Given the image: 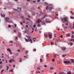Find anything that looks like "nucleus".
Returning <instances> with one entry per match:
<instances>
[{"mask_svg": "<svg viewBox=\"0 0 74 74\" xmlns=\"http://www.w3.org/2000/svg\"><path fill=\"white\" fill-rule=\"evenodd\" d=\"M9 19H10L9 18L7 17L5 18V21L7 22H9Z\"/></svg>", "mask_w": 74, "mask_h": 74, "instance_id": "obj_4", "label": "nucleus"}, {"mask_svg": "<svg viewBox=\"0 0 74 74\" xmlns=\"http://www.w3.org/2000/svg\"><path fill=\"white\" fill-rule=\"evenodd\" d=\"M21 18H22L23 19L24 18V17H23V16H21Z\"/></svg>", "mask_w": 74, "mask_h": 74, "instance_id": "obj_59", "label": "nucleus"}, {"mask_svg": "<svg viewBox=\"0 0 74 74\" xmlns=\"http://www.w3.org/2000/svg\"><path fill=\"white\" fill-rule=\"evenodd\" d=\"M10 52V55H12V52H11V51Z\"/></svg>", "mask_w": 74, "mask_h": 74, "instance_id": "obj_45", "label": "nucleus"}, {"mask_svg": "<svg viewBox=\"0 0 74 74\" xmlns=\"http://www.w3.org/2000/svg\"><path fill=\"white\" fill-rule=\"evenodd\" d=\"M13 67H15V65H13Z\"/></svg>", "mask_w": 74, "mask_h": 74, "instance_id": "obj_60", "label": "nucleus"}, {"mask_svg": "<svg viewBox=\"0 0 74 74\" xmlns=\"http://www.w3.org/2000/svg\"><path fill=\"white\" fill-rule=\"evenodd\" d=\"M2 64V62L1 61L0 62V64Z\"/></svg>", "mask_w": 74, "mask_h": 74, "instance_id": "obj_53", "label": "nucleus"}, {"mask_svg": "<svg viewBox=\"0 0 74 74\" xmlns=\"http://www.w3.org/2000/svg\"><path fill=\"white\" fill-rule=\"evenodd\" d=\"M28 53V52H27V51H26L25 52V53Z\"/></svg>", "mask_w": 74, "mask_h": 74, "instance_id": "obj_63", "label": "nucleus"}, {"mask_svg": "<svg viewBox=\"0 0 74 74\" xmlns=\"http://www.w3.org/2000/svg\"><path fill=\"white\" fill-rule=\"evenodd\" d=\"M7 50L8 51H9V52H11V49H8Z\"/></svg>", "mask_w": 74, "mask_h": 74, "instance_id": "obj_12", "label": "nucleus"}, {"mask_svg": "<svg viewBox=\"0 0 74 74\" xmlns=\"http://www.w3.org/2000/svg\"><path fill=\"white\" fill-rule=\"evenodd\" d=\"M60 37H61V38H63V35H61V36H60Z\"/></svg>", "mask_w": 74, "mask_h": 74, "instance_id": "obj_44", "label": "nucleus"}, {"mask_svg": "<svg viewBox=\"0 0 74 74\" xmlns=\"http://www.w3.org/2000/svg\"><path fill=\"white\" fill-rule=\"evenodd\" d=\"M54 57L55 58H56V55H55L54 56Z\"/></svg>", "mask_w": 74, "mask_h": 74, "instance_id": "obj_58", "label": "nucleus"}, {"mask_svg": "<svg viewBox=\"0 0 74 74\" xmlns=\"http://www.w3.org/2000/svg\"><path fill=\"white\" fill-rule=\"evenodd\" d=\"M62 74H66V73H64L63 72H62Z\"/></svg>", "mask_w": 74, "mask_h": 74, "instance_id": "obj_42", "label": "nucleus"}, {"mask_svg": "<svg viewBox=\"0 0 74 74\" xmlns=\"http://www.w3.org/2000/svg\"><path fill=\"white\" fill-rule=\"evenodd\" d=\"M20 62H22V59H20Z\"/></svg>", "mask_w": 74, "mask_h": 74, "instance_id": "obj_32", "label": "nucleus"}, {"mask_svg": "<svg viewBox=\"0 0 74 74\" xmlns=\"http://www.w3.org/2000/svg\"><path fill=\"white\" fill-rule=\"evenodd\" d=\"M42 23L43 25H45V21H42Z\"/></svg>", "mask_w": 74, "mask_h": 74, "instance_id": "obj_16", "label": "nucleus"}, {"mask_svg": "<svg viewBox=\"0 0 74 74\" xmlns=\"http://www.w3.org/2000/svg\"><path fill=\"white\" fill-rule=\"evenodd\" d=\"M1 16H2V17H3L4 18L5 17V14H2V13H1Z\"/></svg>", "mask_w": 74, "mask_h": 74, "instance_id": "obj_11", "label": "nucleus"}, {"mask_svg": "<svg viewBox=\"0 0 74 74\" xmlns=\"http://www.w3.org/2000/svg\"><path fill=\"white\" fill-rule=\"evenodd\" d=\"M12 62H15V61L13 59H11V60H10L9 61V63H12Z\"/></svg>", "mask_w": 74, "mask_h": 74, "instance_id": "obj_6", "label": "nucleus"}, {"mask_svg": "<svg viewBox=\"0 0 74 74\" xmlns=\"http://www.w3.org/2000/svg\"><path fill=\"white\" fill-rule=\"evenodd\" d=\"M62 26H63V27H64V24H62Z\"/></svg>", "mask_w": 74, "mask_h": 74, "instance_id": "obj_41", "label": "nucleus"}, {"mask_svg": "<svg viewBox=\"0 0 74 74\" xmlns=\"http://www.w3.org/2000/svg\"><path fill=\"white\" fill-rule=\"evenodd\" d=\"M40 14L42 15H43V14H44V13L42 12H40Z\"/></svg>", "mask_w": 74, "mask_h": 74, "instance_id": "obj_19", "label": "nucleus"}, {"mask_svg": "<svg viewBox=\"0 0 74 74\" xmlns=\"http://www.w3.org/2000/svg\"><path fill=\"white\" fill-rule=\"evenodd\" d=\"M36 25H34L33 27H36Z\"/></svg>", "mask_w": 74, "mask_h": 74, "instance_id": "obj_43", "label": "nucleus"}, {"mask_svg": "<svg viewBox=\"0 0 74 74\" xmlns=\"http://www.w3.org/2000/svg\"><path fill=\"white\" fill-rule=\"evenodd\" d=\"M2 58H4V56H2Z\"/></svg>", "mask_w": 74, "mask_h": 74, "instance_id": "obj_64", "label": "nucleus"}, {"mask_svg": "<svg viewBox=\"0 0 74 74\" xmlns=\"http://www.w3.org/2000/svg\"><path fill=\"white\" fill-rule=\"evenodd\" d=\"M14 11H17V10H16V9H14Z\"/></svg>", "mask_w": 74, "mask_h": 74, "instance_id": "obj_56", "label": "nucleus"}, {"mask_svg": "<svg viewBox=\"0 0 74 74\" xmlns=\"http://www.w3.org/2000/svg\"><path fill=\"white\" fill-rule=\"evenodd\" d=\"M40 62H42V59H40Z\"/></svg>", "mask_w": 74, "mask_h": 74, "instance_id": "obj_31", "label": "nucleus"}, {"mask_svg": "<svg viewBox=\"0 0 74 74\" xmlns=\"http://www.w3.org/2000/svg\"><path fill=\"white\" fill-rule=\"evenodd\" d=\"M46 56H47V57H48V56H49V54H47Z\"/></svg>", "mask_w": 74, "mask_h": 74, "instance_id": "obj_30", "label": "nucleus"}, {"mask_svg": "<svg viewBox=\"0 0 74 74\" xmlns=\"http://www.w3.org/2000/svg\"><path fill=\"white\" fill-rule=\"evenodd\" d=\"M37 1L38 2H40V0H38Z\"/></svg>", "mask_w": 74, "mask_h": 74, "instance_id": "obj_55", "label": "nucleus"}, {"mask_svg": "<svg viewBox=\"0 0 74 74\" xmlns=\"http://www.w3.org/2000/svg\"><path fill=\"white\" fill-rule=\"evenodd\" d=\"M62 56L63 57H64L66 56V55H62Z\"/></svg>", "mask_w": 74, "mask_h": 74, "instance_id": "obj_25", "label": "nucleus"}, {"mask_svg": "<svg viewBox=\"0 0 74 74\" xmlns=\"http://www.w3.org/2000/svg\"><path fill=\"white\" fill-rule=\"evenodd\" d=\"M50 70H53V68L51 67V68H50Z\"/></svg>", "mask_w": 74, "mask_h": 74, "instance_id": "obj_24", "label": "nucleus"}, {"mask_svg": "<svg viewBox=\"0 0 74 74\" xmlns=\"http://www.w3.org/2000/svg\"><path fill=\"white\" fill-rule=\"evenodd\" d=\"M61 19L62 22H67L68 21V18L67 17L61 18Z\"/></svg>", "mask_w": 74, "mask_h": 74, "instance_id": "obj_2", "label": "nucleus"}, {"mask_svg": "<svg viewBox=\"0 0 74 74\" xmlns=\"http://www.w3.org/2000/svg\"><path fill=\"white\" fill-rule=\"evenodd\" d=\"M33 40H34V39H36V38H33Z\"/></svg>", "mask_w": 74, "mask_h": 74, "instance_id": "obj_61", "label": "nucleus"}, {"mask_svg": "<svg viewBox=\"0 0 74 74\" xmlns=\"http://www.w3.org/2000/svg\"><path fill=\"white\" fill-rule=\"evenodd\" d=\"M40 69L39 67L37 68V70H40Z\"/></svg>", "mask_w": 74, "mask_h": 74, "instance_id": "obj_21", "label": "nucleus"}, {"mask_svg": "<svg viewBox=\"0 0 74 74\" xmlns=\"http://www.w3.org/2000/svg\"><path fill=\"white\" fill-rule=\"evenodd\" d=\"M26 19L27 20H29V18H26Z\"/></svg>", "mask_w": 74, "mask_h": 74, "instance_id": "obj_62", "label": "nucleus"}, {"mask_svg": "<svg viewBox=\"0 0 74 74\" xmlns=\"http://www.w3.org/2000/svg\"><path fill=\"white\" fill-rule=\"evenodd\" d=\"M26 37H28V38H29L28 39V40L29 41H30L31 42V43H33V42H32V39H31V38H30V36H27V35H26Z\"/></svg>", "mask_w": 74, "mask_h": 74, "instance_id": "obj_3", "label": "nucleus"}, {"mask_svg": "<svg viewBox=\"0 0 74 74\" xmlns=\"http://www.w3.org/2000/svg\"><path fill=\"white\" fill-rule=\"evenodd\" d=\"M52 62H55V59H53Z\"/></svg>", "mask_w": 74, "mask_h": 74, "instance_id": "obj_28", "label": "nucleus"}, {"mask_svg": "<svg viewBox=\"0 0 74 74\" xmlns=\"http://www.w3.org/2000/svg\"><path fill=\"white\" fill-rule=\"evenodd\" d=\"M70 18H71V19H74V17H73L72 16H71L70 17Z\"/></svg>", "mask_w": 74, "mask_h": 74, "instance_id": "obj_22", "label": "nucleus"}, {"mask_svg": "<svg viewBox=\"0 0 74 74\" xmlns=\"http://www.w3.org/2000/svg\"><path fill=\"white\" fill-rule=\"evenodd\" d=\"M14 26H15V27H16V24H14Z\"/></svg>", "mask_w": 74, "mask_h": 74, "instance_id": "obj_51", "label": "nucleus"}, {"mask_svg": "<svg viewBox=\"0 0 74 74\" xmlns=\"http://www.w3.org/2000/svg\"><path fill=\"white\" fill-rule=\"evenodd\" d=\"M72 38H74V35H72Z\"/></svg>", "mask_w": 74, "mask_h": 74, "instance_id": "obj_34", "label": "nucleus"}, {"mask_svg": "<svg viewBox=\"0 0 74 74\" xmlns=\"http://www.w3.org/2000/svg\"><path fill=\"white\" fill-rule=\"evenodd\" d=\"M25 40L26 41V42H29V40L28 39H25Z\"/></svg>", "mask_w": 74, "mask_h": 74, "instance_id": "obj_17", "label": "nucleus"}, {"mask_svg": "<svg viewBox=\"0 0 74 74\" xmlns=\"http://www.w3.org/2000/svg\"><path fill=\"white\" fill-rule=\"evenodd\" d=\"M10 43H13V41L12 40H11L10 41Z\"/></svg>", "mask_w": 74, "mask_h": 74, "instance_id": "obj_27", "label": "nucleus"}, {"mask_svg": "<svg viewBox=\"0 0 74 74\" xmlns=\"http://www.w3.org/2000/svg\"><path fill=\"white\" fill-rule=\"evenodd\" d=\"M67 74H71V73L70 72H68Z\"/></svg>", "mask_w": 74, "mask_h": 74, "instance_id": "obj_18", "label": "nucleus"}, {"mask_svg": "<svg viewBox=\"0 0 74 74\" xmlns=\"http://www.w3.org/2000/svg\"><path fill=\"white\" fill-rule=\"evenodd\" d=\"M6 67H7V69H9V66H7Z\"/></svg>", "mask_w": 74, "mask_h": 74, "instance_id": "obj_38", "label": "nucleus"}, {"mask_svg": "<svg viewBox=\"0 0 74 74\" xmlns=\"http://www.w3.org/2000/svg\"><path fill=\"white\" fill-rule=\"evenodd\" d=\"M26 27H27V28H28V25H26Z\"/></svg>", "mask_w": 74, "mask_h": 74, "instance_id": "obj_48", "label": "nucleus"}, {"mask_svg": "<svg viewBox=\"0 0 74 74\" xmlns=\"http://www.w3.org/2000/svg\"><path fill=\"white\" fill-rule=\"evenodd\" d=\"M17 51L18 52H20V50H18Z\"/></svg>", "mask_w": 74, "mask_h": 74, "instance_id": "obj_57", "label": "nucleus"}, {"mask_svg": "<svg viewBox=\"0 0 74 74\" xmlns=\"http://www.w3.org/2000/svg\"><path fill=\"white\" fill-rule=\"evenodd\" d=\"M53 44V42H51V45H52Z\"/></svg>", "mask_w": 74, "mask_h": 74, "instance_id": "obj_50", "label": "nucleus"}, {"mask_svg": "<svg viewBox=\"0 0 74 74\" xmlns=\"http://www.w3.org/2000/svg\"><path fill=\"white\" fill-rule=\"evenodd\" d=\"M45 4L46 5H47V7L46 8V10H48L49 9L50 11H51L52 10H53V9H54L52 7H49L50 6V5H48V3H47L45 2Z\"/></svg>", "mask_w": 74, "mask_h": 74, "instance_id": "obj_1", "label": "nucleus"}, {"mask_svg": "<svg viewBox=\"0 0 74 74\" xmlns=\"http://www.w3.org/2000/svg\"><path fill=\"white\" fill-rule=\"evenodd\" d=\"M45 36V37H48V35L47 34H45L44 35Z\"/></svg>", "mask_w": 74, "mask_h": 74, "instance_id": "obj_15", "label": "nucleus"}, {"mask_svg": "<svg viewBox=\"0 0 74 74\" xmlns=\"http://www.w3.org/2000/svg\"><path fill=\"white\" fill-rule=\"evenodd\" d=\"M66 49V48L65 47H62V51H65Z\"/></svg>", "mask_w": 74, "mask_h": 74, "instance_id": "obj_7", "label": "nucleus"}, {"mask_svg": "<svg viewBox=\"0 0 74 74\" xmlns=\"http://www.w3.org/2000/svg\"><path fill=\"white\" fill-rule=\"evenodd\" d=\"M8 27H11V25H9V26H8Z\"/></svg>", "mask_w": 74, "mask_h": 74, "instance_id": "obj_40", "label": "nucleus"}, {"mask_svg": "<svg viewBox=\"0 0 74 74\" xmlns=\"http://www.w3.org/2000/svg\"><path fill=\"white\" fill-rule=\"evenodd\" d=\"M19 36H21V34H19Z\"/></svg>", "mask_w": 74, "mask_h": 74, "instance_id": "obj_52", "label": "nucleus"}, {"mask_svg": "<svg viewBox=\"0 0 74 74\" xmlns=\"http://www.w3.org/2000/svg\"><path fill=\"white\" fill-rule=\"evenodd\" d=\"M15 39L16 40H18V38L17 37H16Z\"/></svg>", "mask_w": 74, "mask_h": 74, "instance_id": "obj_49", "label": "nucleus"}, {"mask_svg": "<svg viewBox=\"0 0 74 74\" xmlns=\"http://www.w3.org/2000/svg\"><path fill=\"white\" fill-rule=\"evenodd\" d=\"M4 69H3L1 71V74H2V73H3V71H4Z\"/></svg>", "mask_w": 74, "mask_h": 74, "instance_id": "obj_39", "label": "nucleus"}, {"mask_svg": "<svg viewBox=\"0 0 74 74\" xmlns=\"http://www.w3.org/2000/svg\"><path fill=\"white\" fill-rule=\"evenodd\" d=\"M21 25H23V23H22V22H21Z\"/></svg>", "mask_w": 74, "mask_h": 74, "instance_id": "obj_54", "label": "nucleus"}, {"mask_svg": "<svg viewBox=\"0 0 74 74\" xmlns=\"http://www.w3.org/2000/svg\"><path fill=\"white\" fill-rule=\"evenodd\" d=\"M44 67H47V66L46 65H45L44 66Z\"/></svg>", "mask_w": 74, "mask_h": 74, "instance_id": "obj_35", "label": "nucleus"}, {"mask_svg": "<svg viewBox=\"0 0 74 74\" xmlns=\"http://www.w3.org/2000/svg\"><path fill=\"white\" fill-rule=\"evenodd\" d=\"M66 36H67V37H69V36H70V34H67Z\"/></svg>", "mask_w": 74, "mask_h": 74, "instance_id": "obj_14", "label": "nucleus"}, {"mask_svg": "<svg viewBox=\"0 0 74 74\" xmlns=\"http://www.w3.org/2000/svg\"><path fill=\"white\" fill-rule=\"evenodd\" d=\"M40 22H41V20H40V19H39L37 20L36 23H39Z\"/></svg>", "mask_w": 74, "mask_h": 74, "instance_id": "obj_5", "label": "nucleus"}, {"mask_svg": "<svg viewBox=\"0 0 74 74\" xmlns=\"http://www.w3.org/2000/svg\"><path fill=\"white\" fill-rule=\"evenodd\" d=\"M36 73H40V71H36Z\"/></svg>", "mask_w": 74, "mask_h": 74, "instance_id": "obj_26", "label": "nucleus"}, {"mask_svg": "<svg viewBox=\"0 0 74 74\" xmlns=\"http://www.w3.org/2000/svg\"><path fill=\"white\" fill-rule=\"evenodd\" d=\"M46 22H49V23H51V22H48L47 21V20H46Z\"/></svg>", "mask_w": 74, "mask_h": 74, "instance_id": "obj_46", "label": "nucleus"}, {"mask_svg": "<svg viewBox=\"0 0 74 74\" xmlns=\"http://www.w3.org/2000/svg\"><path fill=\"white\" fill-rule=\"evenodd\" d=\"M71 63H74V60H73V59H72L71 60Z\"/></svg>", "mask_w": 74, "mask_h": 74, "instance_id": "obj_13", "label": "nucleus"}, {"mask_svg": "<svg viewBox=\"0 0 74 74\" xmlns=\"http://www.w3.org/2000/svg\"><path fill=\"white\" fill-rule=\"evenodd\" d=\"M64 63H66V64H69V63H70V61H64Z\"/></svg>", "mask_w": 74, "mask_h": 74, "instance_id": "obj_10", "label": "nucleus"}, {"mask_svg": "<svg viewBox=\"0 0 74 74\" xmlns=\"http://www.w3.org/2000/svg\"><path fill=\"white\" fill-rule=\"evenodd\" d=\"M23 23H25V21L24 20H23Z\"/></svg>", "mask_w": 74, "mask_h": 74, "instance_id": "obj_47", "label": "nucleus"}, {"mask_svg": "<svg viewBox=\"0 0 74 74\" xmlns=\"http://www.w3.org/2000/svg\"><path fill=\"white\" fill-rule=\"evenodd\" d=\"M70 12H71V13L72 14H73V15H74V14L73 13V12L71 11Z\"/></svg>", "mask_w": 74, "mask_h": 74, "instance_id": "obj_23", "label": "nucleus"}, {"mask_svg": "<svg viewBox=\"0 0 74 74\" xmlns=\"http://www.w3.org/2000/svg\"><path fill=\"white\" fill-rule=\"evenodd\" d=\"M66 26H67V25H69V24L68 23H66L65 24Z\"/></svg>", "mask_w": 74, "mask_h": 74, "instance_id": "obj_29", "label": "nucleus"}, {"mask_svg": "<svg viewBox=\"0 0 74 74\" xmlns=\"http://www.w3.org/2000/svg\"><path fill=\"white\" fill-rule=\"evenodd\" d=\"M47 15H45L41 19H45V18H46V17H47Z\"/></svg>", "mask_w": 74, "mask_h": 74, "instance_id": "obj_9", "label": "nucleus"}, {"mask_svg": "<svg viewBox=\"0 0 74 74\" xmlns=\"http://www.w3.org/2000/svg\"><path fill=\"white\" fill-rule=\"evenodd\" d=\"M13 45L12 44H10L9 45V46H12Z\"/></svg>", "mask_w": 74, "mask_h": 74, "instance_id": "obj_36", "label": "nucleus"}, {"mask_svg": "<svg viewBox=\"0 0 74 74\" xmlns=\"http://www.w3.org/2000/svg\"><path fill=\"white\" fill-rule=\"evenodd\" d=\"M70 44H71V45H73V43L71 42V43H70Z\"/></svg>", "mask_w": 74, "mask_h": 74, "instance_id": "obj_37", "label": "nucleus"}, {"mask_svg": "<svg viewBox=\"0 0 74 74\" xmlns=\"http://www.w3.org/2000/svg\"><path fill=\"white\" fill-rule=\"evenodd\" d=\"M48 35L49 38H52V35L51 34H49Z\"/></svg>", "mask_w": 74, "mask_h": 74, "instance_id": "obj_8", "label": "nucleus"}, {"mask_svg": "<svg viewBox=\"0 0 74 74\" xmlns=\"http://www.w3.org/2000/svg\"><path fill=\"white\" fill-rule=\"evenodd\" d=\"M37 26L38 27H41V26H40V25H39V24L37 25Z\"/></svg>", "mask_w": 74, "mask_h": 74, "instance_id": "obj_33", "label": "nucleus"}, {"mask_svg": "<svg viewBox=\"0 0 74 74\" xmlns=\"http://www.w3.org/2000/svg\"><path fill=\"white\" fill-rule=\"evenodd\" d=\"M13 71V70L12 69H11V70L9 71V72H12Z\"/></svg>", "mask_w": 74, "mask_h": 74, "instance_id": "obj_20", "label": "nucleus"}]
</instances>
